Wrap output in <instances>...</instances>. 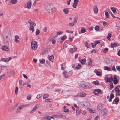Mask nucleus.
I'll list each match as a JSON object with an SVG mask.
<instances>
[{
  "label": "nucleus",
  "instance_id": "c9c22d12",
  "mask_svg": "<svg viewBox=\"0 0 120 120\" xmlns=\"http://www.w3.org/2000/svg\"><path fill=\"white\" fill-rule=\"evenodd\" d=\"M92 61L91 59H90L88 63V65L90 66H91L92 65Z\"/></svg>",
  "mask_w": 120,
  "mask_h": 120
},
{
  "label": "nucleus",
  "instance_id": "412c9836",
  "mask_svg": "<svg viewBox=\"0 0 120 120\" xmlns=\"http://www.w3.org/2000/svg\"><path fill=\"white\" fill-rule=\"evenodd\" d=\"M63 11L65 14H67L69 11L68 9L67 8H65L63 9Z\"/></svg>",
  "mask_w": 120,
  "mask_h": 120
},
{
  "label": "nucleus",
  "instance_id": "9b49d317",
  "mask_svg": "<svg viewBox=\"0 0 120 120\" xmlns=\"http://www.w3.org/2000/svg\"><path fill=\"white\" fill-rule=\"evenodd\" d=\"M93 10L94 13L95 14H97L98 12V9L97 8V5H95L94 6L93 8Z\"/></svg>",
  "mask_w": 120,
  "mask_h": 120
},
{
  "label": "nucleus",
  "instance_id": "2f4dec72",
  "mask_svg": "<svg viewBox=\"0 0 120 120\" xmlns=\"http://www.w3.org/2000/svg\"><path fill=\"white\" fill-rule=\"evenodd\" d=\"M31 94H29L27 96L26 98L28 100H31Z\"/></svg>",
  "mask_w": 120,
  "mask_h": 120
},
{
  "label": "nucleus",
  "instance_id": "bb28decb",
  "mask_svg": "<svg viewBox=\"0 0 120 120\" xmlns=\"http://www.w3.org/2000/svg\"><path fill=\"white\" fill-rule=\"evenodd\" d=\"M29 30L30 31H31L32 32H34V26H30L29 27Z\"/></svg>",
  "mask_w": 120,
  "mask_h": 120
},
{
  "label": "nucleus",
  "instance_id": "4468645a",
  "mask_svg": "<svg viewBox=\"0 0 120 120\" xmlns=\"http://www.w3.org/2000/svg\"><path fill=\"white\" fill-rule=\"evenodd\" d=\"M28 22L30 23V26H32V25H33L34 26H36V24L34 23L30 19H29Z\"/></svg>",
  "mask_w": 120,
  "mask_h": 120
},
{
  "label": "nucleus",
  "instance_id": "cd10ccee",
  "mask_svg": "<svg viewBox=\"0 0 120 120\" xmlns=\"http://www.w3.org/2000/svg\"><path fill=\"white\" fill-rule=\"evenodd\" d=\"M49 60L50 61L53 62L54 60L53 56L52 55L50 56L49 57Z\"/></svg>",
  "mask_w": 120,
  "mask_h": 120
},
{
  "label": "nucleus",
  "instance_id": "b1692460",
  "mask_svg": "<svg viewBox=\"0 0 120 120\" xmlns=\"http://www.w3.org/2000/svg\"><path fill=\"white\" fill-rule=\"evenodd\" d=\"M67 73V72L65 70L63 72V74L65 78H67L68 77V76L66 75Z\"/></svg>",
  "mask_w": 120,
  "mask_h": 120
},
{
  "label": "nucleus",
  "instance_id": "e433bc0d",
  "mask_svg": "<svg viewBox=\"0 0 120 120\" xmlns=\"http://www.w3.org/2000/svg\"><path fill=\"white\" fill-rule=\"evenodd\" d=\"M40 32L39 30L38 29H37L35 31L36 35H38Z\"/></svg>",
  "mask_w": 120,
  "mask_h": 120
},
{
  "label": "nucleus",
  "instance_id": "79ce46f5",
  "mask_svg": "<svg viewBox=\"0 0 120 120\" xmlns=\"http://www.w3.org/2000/svg\"><path fill=\"white\" fill-rule=\"evenodd\" d=\"M80 112L79 110L77 109L76 110V115H77L80 114Z\"/></svg>",
  "mask_w": 120,
  "mask_h": 120
},
{
  "label": "nucleus",
  "instance_id": "393cba45",
  "mask_svg": "<svg viewBox=\"0 0 120 120\" xmlns=\"http://www.w3.org/2000/svg\"><path fill=\"white\" fill-rule=\"evenodd\" d=\"M117 44L115 43H112L111 44V46L112 48H113L114 47H116L117 46Z\"/></svg>",
  "mask_w": 120,
  "mask_h": 120
},
{
  "label": "nucleus",
  "instance_id": "6e6552de",
  "mask_svg": "<svg viewBox=\"0 0 120 120\" xmlns=\"http://www.w3.org/2000/svg\"><path fill=\"white\" fill-rule=\"evenodd\" d=\"M12 59L11 57H9L7 58H2L1 59V61H4L6 62H7Z\"/></svg>",
  "mask_w": 120,
  "mask_h": 120
},
{
  "label": "nucleus",
  "instance_id": "4be33fe9",
  "mask_svg": "<svg viewBox=\"0 0 120 120\" xmlns=\"http://www.w3.org/2000/svg\"><path fill=\"white\" fill-rule=\"evenodd\" d=\"M78 104L81 107H84V101L79 102V103H78Z\"/></svg>",
  "mask_w": 120,
  "mask_h": 120
},
{
  "label": "nucleus",
  "instance_id": "49530a36",
  "mask_svg": "<svg viewBox=\"0 0 120 120\" xmlns=\"http://www.w3.org/2000/svg\"><path fill=\"white\" fill-rule=\"evenodd\" d=\"M104 69L105 70H108L109 71L110 70V68L108 67L107 66L105 67L104 68Z\"/></svg>",
  "mask_w": 120,
  "mask_h": 120
},
{
  "label": "nucleus",
  "instance_id": "0e129e2a",
  "mask_svg": "<svg viewBox=\"0 0 120 120\" xmlns=\"http://www.w3.org/2000/svg\"><path fill=\"white\" fill-rule=\"evenodd\" d=\"M41 97V95L40 94H38L36 97V98L37 99Z\"/></svg>",
  "mask_w": 120,
  "mask_h": 120
},
{
  "label": "nucleus",
  "instance_id": "69168bd1",
  "mask_svg": "<svg viewBox=\"0 0 120 120\" xmlns=\"http://www.w3.org/2000/svg\"><path fill=\"white\" fill-rule=\"evenodd\" d=\"M117 83V81L116 79H115L113 80V83L115 84H116Z\"/></svg>",
  "mask_w": 120,
  "mask_h": 120
},
{
  "label": "nucleus",
  "instance_id": "4c0bfd02",
  "mask_svg": "<svg viewBox=\"0 0 120 120\" xmlns=\"http://www.w3.org/2000/svg\"><path fill=\"white\" fill-rule=\"evenodd\" d=\"M96 73L97 75L99 76H100L101 74V73L100 71H96Z\"/></svg>",
  "mask_w": 120,
  "mask_h": 120
},
{
  "label": "nucleus",
  "instance_id": "423d86ee",
  "mask_svg": "<svg viewBox=\"0 0 120 120\" xmlns=\"http://www.w3.org/2000/svg\"><path fill=\"white\" fill-rule=\"evenodd\" d=\"M10 34L9 32H6V34H4L3 36V40L5 42H7L8 41V35Z\"/></svg>",
  "mask_w": 120,
  "mask_h": 120
},
{
  "label": "nucleus",
  "instance_id": "7ed1b4c3",
  "mask_svg": "<svg viewBox=\"0 0 120 120\" xmlns=\"http://www.w3.org/2000/svg\"><path fill=\"white\" fill-rule=\"evenodd\" d=\"M31 49L33 50L36 49L38 47L37 42L35 41H33L31 42Z\"/></svg>",
  "mask_w": 120,
  "mask_h": 120
},
{
  "label": "nucleus",
  "instance_id": "052dcab7",
  "mask_svg": "<svg viewBox=\"0 0 120 120\" xmlns=\"http://www.w3.org/2000/svg\"><path fill=\"white\" fill-rule=\"evenodd\" d=\"M77 4L74 3L72 5V7L74 8H76Z\"/></svg>",
  "mask_w": 120,
  "mask_h": 120
},
{
  "label": "nucleus",
  "instance_id": "2eb2a0df",
  "mask_svg": "<svg viewBox=\"0 0 120 120\" xmlns=\"http://www.w3.org/2000/svg\"><path fill=\"white\" fill-rule=\"evenodd\" d=\"M84 107H89L90 106V104L89 102L86 101H84Z\"/></svg>",
  "mask_w": 120,
  "mask_h": 120
},
{
  "label": "nucleus",
  "instance_id": "ea45409f",
  "mask_svg": "<svg viewBox=\"0 0 120 120\" xmlns=\"http://www.w3.org/2000/svg\"><path fill=\"white\" fill-rule=\"evenodd\" d=\"M105 16L106 18H109V15L108 12L107 11H105Z\"/></svg>",
  "mask_w": 120,
  "mask_h": 120
},
{
  "label": "nucleus",
  "instance_id": "37998d69",
  "mask_svg": "<svg viewBox=\"0 0 120 120\" xmlns=\"http://www.w3.org/2000/svg\"><path fill=\"white\" fill-rule=\"evenodd\" d=\"M81 31L82 33H84L86 32V30L84 28H82L81 29Z\"/></svg>",
  "mask_w": 120,
  "mask_h": 120
},
{
  "label": "nucleus",
  "instance_id": "6ab92c4d",
  "mask_svg": "<svg viewBox=\"0 0 120 120\" xmlns=\"http://www.w3.org/2000/svg\"><path fill=\"white\" fill-rule=\"evenodd\" d=\"M19 38V37L18 36L16 35L15 36V41L17 43H18L19 42V41L18 40Z\"/></svg>",
  "mask_w": 120,
  "mask_h": 120
},
{
  "label": "nucleus",
  "instance_id": "ddd939ff",
  "mask_svg": "<svg viewBox=\"0 0 120 120\" xmlns=\"http://www.w3.org/2000/svg\"><path fill=\"white\" fill-rule=\"evenodd\" d=\"M38 107V105H35L33 108V109L30 111V113H32L34 112H35L36 110L37 109Z\"/></svg>",
  "mask_w": 120,
  "mask_h": 120
},
{
  "label": "nucleus",
  "instance_id": "09e8293b",
  "mask_svg": "<svg viewBox=\"0 0 120 120\" xmlns=\"http://www.w3.org/2000/svg\"><path fill=\"white\" fill-rule=\"evenodd\" d=\"M52 100L51 99H47L45 100V102H51L52 101Z\"/></svg>",
  "mask_w": 120,
  "mask_h": 120
},
{
  "label": "nucleus",
  "instance_id": "a18cd8bd",
  "mask_svg": "<svg viewBox=\"0 0 120 120\" xmlns=\"http://www.w3.org/2000/svg\"><path fill=\"white\" fill-rule=\"evenodd\" d=\"M84 43L85 44V46L87 48H88L89 47V46L88 45V42L86 41L84 42Z\"/></svg>",
  "mask_w": 120,
  "mask_h": 120
},
{
  "label": "nucleus",
  "instance_id": "c85d7f7f",
  "mask_svg": "<svg viewBox=\"0 0 120 120\" xmlns=\"http://www.w3.org/2000/svg\"><path fill=\"white\" fill-rule=\"evenodd\" d=\"M107 11H108L109 13L111 15V16H112V17L113 18H114L115 17V16L112 14L111 12V11L110 10V9H109L108 10H107Z\"/></svg>",
  "mask_w": 120,
  "mask_h": 120
},
{
  "label": "nucleus",
  "instance_id": "a211bd4d",
  "mask_svg": "<svg viewBox=\"0 0 120 120\" xmlns=\"http://www.w3.org/2000/svg\"><path fill=\"white\" fill-rule=\"evenodd\" d=\"M103 107V105L101 104L98 105L97 107V109L98 111H100L102 109Z\"/></svg>",
  "mask_w": 120,
  "mask_h": 120
},
{
  "label": "nucleus",
  "instance_id": "774afa93",
  "mask_svg": "<svg viewBox=\"0 0 120 120\" xmlns=\"http://www.w3.org/2000/svg\"><path fill=\"white\" fill-rule=\"evenodd\" d=\"M110 97L112 98H113L114 97V96L113 94H112L111 93L110 94Z\"/></svg>",
  "mask_w": 120,
  "mask_h": 120
},
{
  "label": "nucleus",
  "instance_id": "603ef678",
  "mask_svg": "<svg viewBox=\"0 0 120 120\" xmlns=\"http://www.w3.org/2000/svg\"><path fill=\"white\" fill-rule=\"evenodd\" d=\"M108 50V49L107 48H105L103 50V52L105 53Z\"/></svg>",
  "mask_w": 120,
  "mask_h": 120
},
{
  "label": "nucleus",
  "instance_id": "4d7b16f0",
  "mask_svg": "<svg viewBox=\"0 0 120 120\" xmlns=\"http://www.w3.org/2000/svg\"><path fill=\"white\" fill-rule=\"evenodd\" d=\"M99 84V83L98 81L96 80L94 82V84L95 85H98Z\"/></svg>",
  "mask_w": 120,
  "mask_h": 120
},
{
  "label": "nucleus",
  "instance_id": "7c9ffc66",
  "mask_svg": "<svg viewBox=\"0 0 120 120\" xmlns=\"http://www.w3.org/2000/svg\"><path fill=\"white\" fill-rule=\"evenodd\" d=\"M17 2V0H11L10 2L12 4H16Z\"/></svg>",
  "mask_w": 120,
  "mask_h": 120
},
{
  "label": "nucleus",
  "instance_id": "20e7f679",
  "mask_svg": "<svg viewBox=\"0 0 120 120\" xmlns=\"http://www.w3.org/2000/svg\"><path fill=\"white\" fill-rule=\"evenodd\" d=\"M79 86L81 87L82 89H87V86L86 85L89 84V83L86 82H81L79 83Z\"/></svg>",
  "mask_w": 120,
  "mask_h": 120
},
{
  "label": "nucleus",
  "instance_id": "f257e3e1",
  "mask_svg": "<svg viewBox=\"0 0 120 120\" xmlns=\"http://www.w3.org/2000/svg\"><path fill=\"white\" fill-rule=\"evenodd\" d=\"M45 8L49 13H52V12L55 10V8L53 5L51 4H47L45 7Z\"/></svg>",
  "mask_w": 120,
  "mask_h": 120
},
{
  "label": "nucleus",
  "instance_id": "5fc2aeb1",
  "mask_svg": "<svg viewBox=\"0 0 120 120\" xmlns=\"http://www.w3.org/2000/svg\"><path fill=\"white\" fill-rule=\"evenodd\" d=\"M67 38V37L65 36H63L61 38V39L62 40H65Z\"/></svg>",
  "mask_w": 120,
  "mask_h": 120
},
{
  "label": "nucleus",
  "instance_id": "f704fd0d",
  "mask_svg": "<svg viewBox=\"0 0 120 120\" xmlns=\"http://www.w3.org/2000/svg\"><path fill=\"white\" fill-rule=\"evenodd\" d=\"M95 30L97 31H98L99 30V27L98 26H96L94 27Z\"/></svg>",
  "mask_w": 120,
  "mask_h": 120
},
{
  "label": "nucleus",
  "instance_id": "72a5a7b5",
  "mask_svg": "<svg viewBox=\"0 0 120 120\" xmlns=\"http://www.w3.org/2000/svg\"><path fill=\"white\" fill-rule=\"evenodd\" d=\"M111 9L113 13H115L116 12V10L114 7H112L111 8Z\"/></svg>",
  "mask_w": 120,
  "mask_h": 120
},
{
  "label": "nucleus",
  "instance_id": "6e6d98bb",
  "mask_svg": "<svg viewBox=\"0 0 120 120\" xmlns=\"http://www.w3.org/2000/svg\"><path fill=\"white\" fill-rule=\"evenodd\" d=\"M45 60L44 59H42L40 60V63H41L43 64L45 63Z\"/></svg>",
  "mask_w": 120,
  "mask_h": 120
},
{
  "label": "nucleus",
  "instance_id": "a19ab883",
  "mask_svg": "<svg viewBox=\"0 0 120 120\" xmlns=\"http://www.w3.org/2000/svg\"><path fill=\"white\" fill-rule=\"evenodd\" d=\"M75 25V24L73 22H70L68 24V25L69 26H73Z\"/></svg>",
  "mask_w": 120,
  "mask_h": 120
},
{
  "label": "nucleus",
  "instance_id": "13d9d810",
  "mask_svg": "<svg viewBox=\"0 0 120 120\" xmlns=\"http://www.w3.org/2000/svg\"><path fill=\"white\" fill-rule=\"evenodd\" d=\"M114 101L116 102H118L119 101V99L118 98H116L114 99Z\"/></svg>",
  "mask_w": 120,
  "mask_h": 120
},
{
  "label": "nucleus",
  "instance_id": "338daca9",
  "mask_svg": "<svg viewBox=\"0 0 120 120\" xmlns=\"http://www.w3.org/2000/svg\"><path fill=\"white\" fill-rule=\"evenodd\" d=\"M113 80V78L112 77H110L109 78V82H112Z\"/></svg>",
  "mask_w": 120,
  "mask_h": 120
},
{
  "label": "nucleus",
  "instance_id": "0eeeda50",
  "mask_svg": "<svg viewBox=\"0 0 120 120\" xmlns=\"http://www.w3.org/2000/svg\"><path fill=\"white\" fill-rule=\"evenodd\" d=\"M108 114V110L106 109H104L101 111V116H103L105 115H107Z\"/></svg>",
  "mask_w": 120,
  "mask_h": 120
},
{
  "label": "nucleus",
  "instance_id": "5701e85b",
  "mask_svg": "<svg viewBox=\"0 0 120 120\" xmlns=\"http://www.w3.org/2000/svg\"><path fill=\"white\" fill-rule=\"evenodd\" d=\"M53 117H50L49 116H46L43 118V119L44 120H50L51 118H53Z\"/></svg>",
  "mask_w": 120,
  "mask_h": 120
},
{
  "label": "nucleus",
  "instance_id": "f03ea898",
  "mask_svg": "<svg viewBox=\"0 0 120 120\" xmlns=\"http://www.w3.org/2000/svg\"><path fill=\"white\" fill-rule=\"evenodd\" d=\"M29 105V104L27 105H22L19 106L18 107L17 109L16 112V113H19L20 112L22 109L24 107H26L28 106Z\"/></svg>",
  "mask_w": 120,
  "mask_h": 120
},
{
  "label": "nucleus",
  "instance_id": "c756f323",
  "mask_svg": "<svg viewBox=\"0 0 120 120\" xmlns=\"http://www.w3.org/2000/svg\"><path fill=\"white\" fill-rule=\"evenodd\" d=\"M49 96V95L47 94H44L43 97V99H45L46 98L48 97Z\"/></svg>",
  "mask_w": 120,
  "mask_h": 120
},
{
  "label": "nucleus",
  "instance_id": "f8f14e48",
  "mask_svg": "<svg viewBox=\"0 0 120 120\" xmlns=\"http://www.w3.org/2000/svg\"><path fill=\"white\" fill-rule=\"evenodd\" d=\"M115 90L116 92V95H119L120 94V91L119 88L118 87H116L115 88Z\"/></svg>",
  "mask_w": 120,
  "mask_h": 120
},
{
  "label": "nucleus",
  "instance_id": "aec40b11",
  "mask_svg": "<svg viewBox=\"0 0 120 120\" xmlns=\"http://www.w3.org/2000/svg\"><path fill=\"white\" fill-rule=\"evenodd\" d=\"M77 49L76 47H74L73 48H71L69 50L70 53H72L76 51Z\"/></svg>",
  "mask_w": 120,
  "mask_h": 120
},
{
  "label": "nucleus",
  "instance_id": "de8ad7c7",
  "mask_svg": "<svg viewBox=\"0 0 120 120\" xmlns=\"http://www.w3.org/2000/svg\"><path fill=\"white\" fill-rule=\"evenodd\" d=\"M111 34L110 33H109L107 35V38L109 40L110 39V38L111 37Z\"/></svg>",
  "mask_w": 120,
  "mask_h": 120
},
{
  "label": "nucleus",
  "instance_id": "39448f33",
  "mask_svg": "<svg viewBox=\"0 0 120 120\" xmlns=\"http://www.w3.org/2000/svg\"><path fill=\"white\" fill-rule=\"evenodd\" d=\"M32 6L31 2V1H28L26 5H25L24 7L28 9H30Z\"/></svg>",
  "mask_w": 120,
  "mask_h": 120
},
{
  "label": "nucleus",
  "instance_id": "e2e57ef3",
  "mask_svg": "<svg viewBox=\"0 0 120 120\" xmlns=\"http://www.w3.org/2000/svg\"><path fill=\"white\" fill-rule=\"evenodd\" d=\"M14 109V108L13 107L10 108L8 110V111L9 112H10Z\"/></svg>",
  "mask_w": 120,
  "mask_h": 120
},
{
  "label": "nucleus",
  "instance_id": "8fccbe9b",
  "mask_svg": "<svg viewBox=\"0 0 120 120\" xmlns=\"http://www.w3.org/2000/svg\"><path fill=\"white\" fill-rule=\"evenodd\" d=\"M89 111L91 113H94L95 111L94 110L92 109H89Z\"/></svg>",
  "mask_w": 120,
  "mask_h": 120
},
{
  "label": "nucleus",
  "instance_id": "680f3d73",
  "mask_svg": "<svg viewBox=\"0 0 120 120\" xmlns=\"http://www.w3.org/2000/svg\"><path fill=\"white\" fill-rule=\"evenodd\" d=\"M100 43V42L99 41H97L94 42V44L95 45H96L97 44Z\"/></svg>",
  "mask_w": 120,
  "mask_h": 120
},
{
  "label": "nucleus",
  "instance_id": "a878e982",
  "mask_svg": "<svg viewBox=\"0 0 120 120\" xmlns=\"http://www.w3.org/2000/svg\"><path fill=\"white\" fill-rule=\"evenodd\" d=\"M0 69L2 70L5 69L6 70H7V67L6 66H0Z\"/></svg>",
  "mask_w": 120,
  "mask_h": 120
},
{
  "label": "nucleus",
  "instance_id": "c03bdc74",
  "mask_svg": "<svg viewBox=\"0 0 120 120\" xmlns=\"http://www.w3.org/2000/svg\"><path fill=\"white\" fill-rule=\"evenodd\" d=\"M81 67V65L78 64L77 66L75 68L77 70L78 69H80Z\"/></svg>",
  "mask_w": 120,
  "mask_h": 120
},
{
  "label": "nucleus",
  "instance_id": "f3484780",
  "mask_svg": "<svg viewBox=\"0 0 120 120\" xmlns=\"http://www.w3.org/2000/svg\"><path fill=\"white\" fill-rule=\"evenodd\" d=\"M1 49L2 50L6 51H8L9 50L8 47L6 45L2 46Z\"/></svg>",
  "mask_w": 120,
  "mask_h": 120
},
{
  "label": "nucleus",
  "instance_id": "58836bf2",
  "mask_svg": "<svg viewBox=\"0 0 120 120\" xmlns=\"http://www.w3.org/2000/svg\"><path fill=\"white\" fill-rule=\"evenodd\" d=\"M86 60L85 59H82L80 61L81 63L82 64H84L86 62Z\"/></svg>",
  "mask_w": 120,
  "mask_h": 120
},
{
  "label": "nucleus",
  "instance_id": "3c124183",
  "mask_svg": "<svg viewBox=\"0 0 120 120\" xmlns=\"http://www.w3.org/2000/svg\"><path fill=\"white\" fill-rule=\"evenodd\" d=\"M66 32L69 33H72L73 32L71 30H66Z\"/></svg>",
  "mask_w": 120,
  "mask_h": 120
},
{
  "label": "nucleus",
  "instance_id": "1a4fd4ad",
  "mask_svg": "<svg viewBox=\"0 0 120 120\" xmlns=\"http://www.w3.org/2000/svg\"><path fill=\"white\" fill-rule=\"evenodd\" d=\"M86 95V94L85 93L81 92L79 94L76 96H77L78 97H85Z\"/></svg>",
  "mask_w": 120,
  "mask_h": 120
},
{
  "label": "nucleus",
  "instance_id": "473e14b6",
  "mask_svg": "<svg viewBox=\"0 0 120 120\" xmlns=\"http://www.w3.org/2000/svg\"><path fill=\"white\" fill-rule=\"evenodd\" d=\"M18 87H16L15 88V92L16 94H17L18 93Z\"/></svg>",
  "mask_w": 120,
  "mask_h": 120
},
{
  "label": "nucleus",
  "instance_id": "bf43d9fd",
  "mask_svg": "<svg viewBox=\"0 0 120 120\" xmlns=\"http://www.w3.org/2000/svg\"><path fill=\"white\" fill-rule=\"evenodd\" d=\"M103 25L105 26L106 27L107 26V23L105 22H104L103 23Z\"/></svg>",
  "mask_w": 120,
  "mask_h": 120
},
{
  "label": "nucleus",
  "instance_id": "864d4df0",
  "mask_svg": "<svg viewBox=\"0 0 120 120\" xmlns=\"http://www.w3.org/2000/svg\"><path fill=\"white\" fill-rule=\"evenodd\" d=\"M77 19H74V20L73 21V22L75 24L77 23Z\"/></svg>",
  "mask_w": 120,
  "mask_h": 120
},
{
  "label": "nucleus",
  "instance_id": "9d476101",
  "mask_svg": "<svg viewBox=\"0 0 120 120\" xmlns=\"http://www.w3.org/2000/svg\"><path fill=\"white\" fill-rule=\"evenodd\" d=\"M101 92V90L99 89H96L94 90V94L96 95H98Z\"/></svg>",
  "mask_w": 120,
  "mask_h": 120
},
{
  "label": "nucleus",
  "instance_id": "dca6fc26",
  "mask_svg": "<svg viewBox=\"0 0 120 120\" xmlns=\"http://www.w3.org/2000/svg\"><path fill=\"white\" fill-rule=\"evenodd\" d=\"M19 86L21 88H22L23 86L26 85V84H27V83H24L23 84H22V80L21 79H20L19 80Z\"/></svg>",
  "mask_w": 120,
  "mask_h": 120
}]
</instances>
